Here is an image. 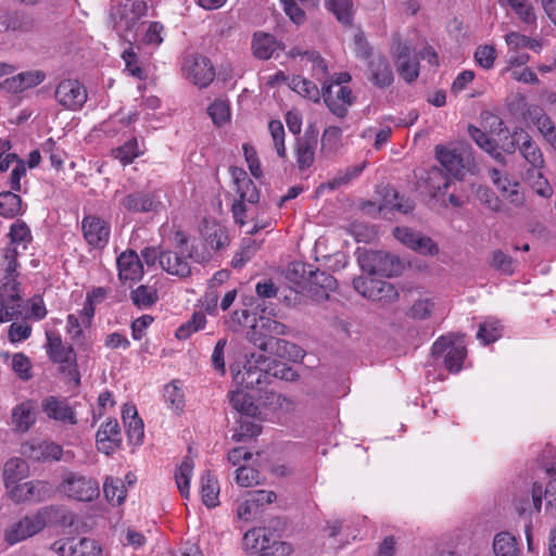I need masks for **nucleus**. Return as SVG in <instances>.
Masks as SVG:
<instances>
[{"mask_svg":"<svg viewBox=\"0 0 556 556\" xmlns=\"http://www.w3.org/2000/svg\"><path fill=\"white\" fill-rule=\"evenodd\" d=\"M477 199L493 212H501L503 203L500 198L488 187L479 186L476 190Z\"/></svg>","mask_w":556,"mask_h":556,"instance_id":"nucleus-63","label":"nucleus"},{"mask_svg":"<svg viewBox=\"0 0 556 556\" xmlns=\"http://www.w3.org/2000/svg\"><path fill=\"white\" fill-rule=\"evenodd\" d=\"M233 181L237 186V192L239 193L241 201L249 203H256L260 199V192L254 182L248 177L247 173L238 167L230 169Z\"/></svg>","mask_w":556,"mask_h":556,"instance_id":"nucleus-30","label":"nucleus"},{"mask_svg":"<svg viewBox=\"0 0 556 556\" xmlns=\"http://www.w3.org/2000/svg\"><path fill=\"white\" fill-rule=\"evenodd\" d=\"M54 97L66 110L78 111L87 101L85 86L76 79H64L55 88Z\"/></svg>","mask_w":556,"mask_h":556,"instance_id":"nucleus-12","label":"nucleus"},{"mask_svg":"<svg viewBox=\"0 0 556 556\" xmlns=\"http://www.w3.org/2000/svg\"><path fill=\"white\" fill-rule=\"evenodd\" d=\"M271 531L268 528H254L245 532L243 547L251 552H266L271 543Z\"/></svg>","mask_w":556,"mask_h":556,"instance_id":"nucleus-32","label":"nucleus"},{"mask_svg":"<svg viewBox=\"0 0 556 556\" xmlns=\"http://www.w3.org/2000/svg\"><path fill=\"white\" fill-rule=\"evenodd\" d=\"M268 130L273 138V142L276 149L277 154L285 159L287 156V149L285 144V128L280 121L273 119L268 123Z\"/></svg>","mask_w":556,"mask_h":556,"instance_id":"nucleus-57","label":"nucleus"},{"mask_svg":"<svg viewBox=\"0 0 556 556\" xmlns=\"http://www.w3.org/2000/svg\"><path fill=\"white\" fill-rule=\"evenodd\" d=\"M417 177L426 184L434 195L445 191L451 185V177L438 166H431L427 170H421Z\"/></svg>","mask_w":556,"mask_h":556,"instance_id":"nucleus-31","label":"nucleus"},{"mask_svg":"<svg viewBox=\"0 0 556 556\" xmlns=\"http://www.w3.org/2000/svg\"><path fill=\"white\" fill-rule=\"evenodd\" d=\"M41 407L51 419L68 425L77 422L75 412L65 400L48 396L42 401Z\"/></svg>","mask_w":556,"mask_h":556,"instance_id":"nucleus-25","label":"nucleus"},{"mask_svg":"<svg viewBox=\"0 0 556 556\" xmlns=\"http://www.w3.org/2000/svg\"><path fill=\"white\" fill-rule=\"evenodd\" d=\"M353 287L362 296L382 305L391 304L399 299L395 287L384 280L356 277L353 279Z\"/></svg>","mask_w":556,"mask_h":556,"instance_id":"nucleus-7","label":"nucleus"},{"mask_svg":"<svg viewBox=\"0 0 556 556\" xmlns=\"http://www.w3.org/2000/svg\"><path fill=\"white\" fill-rule=\"evenodd\" d=\"M46 78V74L42 71H27L17 74L12 77L11 88L15 91H23L41 84Z\"/></svg>","mask_w":556,"mask_h":556,"instance_id":"nucleus-42","label":"nucleus"},{"mask_svg":"<svg viewBox=\"0 0 556 556\" xmlns=\"http://www.w3.org/2000/svg\"><path fill=\"white\" fill-rule=\"evenodd\" d=\"M58 556H101V546L89 538H65L52 543Z\"/></svg>","mask_w":556,"mask_h":556,"instance_id":"nucleus-11","label":"nucleus"},{"mask_svg":"<svg viewBox=\"0 0 556 556\" xmlns=\"http://www.w3.org/2000/svg\"><path fill=\"white\" fill-rule=\"evenodd\" d=\"M490 266L503 275L511 276L515 271L516 261L502 250H494Z\"/></svg>","mask_w":556,"mask_h":556,"instance_id":"nucleus-53","label":"nucleus"},{"mask_svg":"<svg viewBox=\"0 0 556 556\" xmlns=\"http://www.w3.org/2000/svg\"><path fill=\"white\" fill-rule=\"evenodd\" d=\"M520 134H526V130L520 127H516L511 132L506 130L503 136L500 137L497 148L500 147L501 150L507 154H514L520 147L518 139Z\"/></svg>","mask_w":556,"mask_h":556,"instance_id":"nucleus-59","label":"nucleus"},{"mask_svg":"<svg viewBox=\"0 0 556 556\" xmlns=\"http://www.w3.org/2000/svg\"><path fill=\"white\" fill-rule=\"evenodd\" d=\"M190 250L181 249L175 252H162L161 267L170 275L186 278L191 274V266L188 262V253Z\"/></svg>","mask_w":556,"mask_h":556,"instance_id":"nucleus-22","label":"nucleus"},{"mask_svg":"<svg viewBox=\"0 0 556 556\" xmlns=\"http://www.w3.org/2000/svg\"><path fill=\"white\" fill-rule=\"evenodd\" d=\"M18 252L16 247H7L3 249L2 262L0 264L2 277L0 287H20L17 278L20 277V263L17 261Z\"/></svg>","mask_w":556,"mask_h":556,"instance_id":"nucleus-24","label":"nucleus"},{"mask_svg":"<svg viewBox=\"0 0 556 556\" xmlns=\"http://www.w3.org/2000/svg\"><path fill=\"white\" fill-rule=\"evenodd\" d=\"M529 114L540 134L554 149H556V129L551 117L543 113L540 108H534L529 112Z\"/></svg>","mask_w":556,"mask_h":556,"instance_id":"nucleus-35","label":"nucleus"},{"mask_svg":"<svg viewBox=\"0 0 556 556\" xmlns=\"http://www.w3.org/2000/svg\"><path fill=\"white\" fill-rule=\"evenodd\" d=\"M495 556H519L520 548L515 535L508 531H501L493 539Z\"/></svg>","mask_w":556,"mask_h":556,"instance_id":"nucleus-37","label":"nucleus"},{"mask_svg":"<svg viewBox=\"0 0 556 556\" xmlns=\"http://www.w3.org/2000/svg\"><path fill=\"white\" fill-rule=\"evenodd\" d=\"M326 8L344 24L351 25L353 21V1L352 0H327Z\"/></svg>","mask_w":556,"mask_h":556,"instance_id":"nucleus-46","label":"nucleus"},{"mask_svg":"<svg viewBox=\"0 0 556 556\" xmlns=\"http://www.w3.org/2000/svg\"><path fill=\"white\" fill-rule=\"evenodd\" d=\"M130 299L138 308L146 309L155 304L159 296L154 288L141 285L131 291Z\"/></svg>","mask_w":556,"mask_h":556,"instance_id":"nucleus-50","label":"nucleus"},{"mask_svg":"<svg viewBox=\"0 0 556 556\" xmlns=\"http://www.w3.org/2000/svg\"><path fill=\"white\" fill-rule=\"evenodd\" d=\"M103 493L110 504L121 505L126 498L127 490L122 479L106 477L103 483Z\"/></svg>","mask_w":556,"mask_h":556,"instance_id":"nucleus-41","label":"nucleus"},{"mask_svg":"<svg viewBox=\"0 0 556 556\" xmlns=\"http://www.w3.org/2000/svg\"><path fill=\"white\" fill-rule=\"evenodd\" d=\"M323 98L328 109L338 117L343 118L348 114V108L352 105L354 97L351 88L339 87L332 90V83L328 80L323 85Z\"/></svg>","mask_w":556,"mask_h":556,"instance_id":"nucleus-19","label":"nucleus"},{"mask_svg":"<svg viewBox=\"0 0 556 556\" xmlns=\"http://www.w3.org/2000/svg\"><path fill=\"white\" fill-rule=\"evenodd\" d=\"M22 303L20 287H0V324L20 316Z\"/></svg>","mask_w":556,"mask_h":556,"instance_id":"nucleus-21","label":"nucleus"},{"mask_svg":"<svg viewBox=\"0 0 556 556\" xmlns=\"http://www.w3.org/2000/svg\"><path fill=\"white\" fill-rule=\"evenodd\" d=\"M52 486L47 481L35 480L12 485L7 491L14 503L41 502L51 496Z\"/></svg>","mask_w":556,"mask_h":556,"instance_id":"nucleus-14","label":"nucleus"},{"mask_svg":"<svg viewBox=\"0 0 556 556\" xmlns=\"http://www.w3.org/2000/svg\"><path fill=\"white\" fill-rule=\"evenodd\" d=\"M518 139L520 141L518 151L525 161L531 166V168L536 170L542 169L545 165L543 152L538 143L532 139L531 135L526 131V134H520Z\"/></svg>","mask_w":556,"mask_h":556,"instance_id":"nucleus-28","label":"nucleus"},{"mask_svg":"<svg viewBox=\"0 0 556 556\" xmlns=\"http://www.w3.org/2000/svg\"><path fill=\"white\" fill-rule=\"evenodd\" d=\"M278 48L276 38L266 33H256L253 37L252 49L255 58L268 60Z\"/></svg>","mask_w":556,"mask_h":556,"instance_id":"nucleus-38","label":"nucleus"},{"mask_svg":"<svg viewBox=\"0 0 556 556\" xmlns=\"http://www.w3.org/2000/svg\"><path fill=\"white\" fill-rule=\"evenodd\" d=\"M45 349L49 359L58 365L59 372L68 381L78 386L80 383V372L73 345L63 342L59 333L47 331Z\"/></svg>","mask_w":556,"mask_h":556,"instance_id":"nucleus-2","label":"nucleus"},{"mask_svg":"<svg viewBox=\"0 0 556 556\" xmlns=\"http://www.w3.org/2000/svg\"><path fill=\"white\" fill-rule=\"evenodd\" d=\"M317 144L318 131L312 126L307 127L303 136L296 138L294 147L295 161L301 172L313 166Z\"/></svg>","mask_w":556,"mask_h":556,"instance_id":"nucleus-18","label":"nucleus"},{"mask_svg":"<svg viewBox=\"0 0 556 556\" xmlns=\"http://www.w3.org/2000/svg\"><path fill=\"white\" fill-rule=\"evenodd\" d=\"M81 230L85 240L92 248L103 249L109 242L110 226L100 217L85 216L81 220Z\"/></svg>","mask_w":556,"mask_h":556,"instance_id":"nucleus-20","label":"nucleus"},{"mask_svg":"<svg viewBox=\"0 0 556 556\" xmlns=\"http://www.w3.org/2000/svg\"><path fill=\"white\" fill-rule=\"evenodd\" d=\"M392 58L401 78L407 84L414 83L419 76V58L412 48L400 38L392 48Z\"/></svg>","mask_w":556,"mask_h":556,"instance_id":"nucleus-9","label":"nucleus"},{"mask_svg":"<svg viewBox=\"0 0 556 556\" xmlns=\"http://www.w3.org/2000/svg\"><path fill=\"white\" fill-rule=\"evenodd\" d=\"M358 262L362 269L371 275L393 277L403 269L400 258L384 251H367L358 257Z\"/></svg>","mask_w":556,"mask_h":556,"instance_id":"nucleus-6","label":"nucleus"},{"mask_svg":"<svg viewBox=\"0 0 556 556\" xmlns=\"http://www.w3.org/2000/svg\"><path fill=\"white\" fill-rule=\"evenodd\" d=\"M23 212V202L20 195L12 191L0 192V215L2 217L14 218Z\"/></svg>","mask_w":556,"mask_h":556,"instance_id":"nucleus-40","label":"nucleus"},{"mask_svg":"<svg viewBox=\"0 0 556 556\" xmlns=\"http://www.w3.org/2000/svg\"><path fill=\"white\" fill-rule=\"evenodd\" d=\"M45 526L46 520L40 513L33 516H25L5 530V541L10 545L16 544L37 534Z\"/></svg>","mask_w":556,"mask_h":556,"instance_id":"nucleus-17","label":"nucleus"},{"mask_svg":"<svg viewBox=\"0 0 556 556\" xmlns=\"http://www.w3.org/2000/svg\"><path fill=\"white\" fill-rule=\"evenodd\" d=\"M203 250L199 252L191 248L188 256L198 263L206 262L212 256L229 244V237L226 228L215 220H204L199 227Z\"/></svg>","mask_w":556,"mask_h":556,"instance_id":"nucleus-4","label":"nucleus"},{"mask_svg":"<svg viewBox=\"0 0 556 556\" xmlns=\"http://www.w3.org/2000/svg\"><path fill=\"white\" fill-rule=\"evenodd\" d=\"M10 244L8 247L22 245L25 250L27 245L33 241V236L29 227L23 220L17 219L14 222L9 231Z\"/></svg>","mask_w":556,"mask_h":556,"instance_id":"nucleus-45","label":"nucleus"},{"mask_svg":"<svg viewBox=\"0 0 556 556\" xmlns=\"http://www.w3.org/2000/svg\"><path fill=\"white\" fill-rule=\"evenodd\" d=\"M502 337V327L497 320L486 319L479 326L477 338L483 344H490L495 342Z\"/></svg>","mask_w":556,"mask_h":556,"instance_id":"nucleus-52","label":"nucleus"},{"mask_svg":"<svg viewBox=\"0 0 556 556\" xmlns=\"http://www.w3.org/2000/svg\"><path fill=\"white\" fill-rule=\"evenodd\" d=\"M36 421V410L33 402H23L12 412V422L15 430L27 432Z\"/></svg>","mask_w":556,"mask_h":556,"instance_id":"nucleus-34","label":"nucleus"},{"mask_svg":"<svg viewBox=\"0 0 556 556\" xmlns=\"http://www.w3.org/2000/svg\"><path fill=\"white\" fill-rule=\"evenodd\" d=\"M122 418L129 442L135 445L141 444L144 438L143 421L138 416L136 406L132 404H125L122 412Z\"/></svg>","mask_w":556,"mask_h":556,"instance_id":"nucleus-27","label":"nucleus"},{"mask_svg":"<svg viewBox=\"0 0 556 556\" xmlns=\"http://www.w3.org/2000/svg\"><path fill=\"white\" fill-rule=\"evenodd\" d=\"M502 8H510L519 21L528 26H536V13L534 7L528 0H508Z\"/></svg>","mask_w":556,"mask_h":556,"instance_id":"nucleus-39","label":"nucleus"},{"mask_svg":"<svg viewBox=\"0 0 556 556\" xmlns=\"http://www.w3.org/2000/svg\"><path fill=\"white\" fill-rule=\"evenodd\" d=\"M205 324H206L205 315L202 312H194L188 321L181 324L177 328L175 336L179 340H186L193 332H197V331L203 329Z\"/></svg>","mask_w":556,"mask_h":556,"instance_id":"nucleus-51","label":"nucleus"},{"mask_svg":"<svg viewBox=\"0 0 556 556\" xmlns=\"http://www.w3.org/2000/svg\"><path fill=\"white\" fill-rule=\"evenodd\" d=\"M290 87L300 96L314 102H318L320 96H323V91L320 92L319 88L315 83L301 76H294L291 79Z\"/></svg>","mask_w":556,"mask_h":556,"instance_id":"nucleus-44","label":"nucleus"},{"mask_svg":"<svg viewBox=\"0 0 556 556\" xmlns=\"http://www.w3.org/2000/svg\"><path fill=\"white\" fill-rule=\"evenodd\" d=\"M12 369L22 380H29L31 375V362L23 353H16L12 358Z\"/></svg>","mask_w":556,"mask_h":556,"instance_id":"nucleus-64","label":"nucleus"},{"mask_svg":"<svg viewBox=\"0 0 556 556\" xmlns=\"http://www.w3.org/2000/svg\"><path fill=\"white\" fill-rule=\"evenodd\" d=\"M364 169V165H355L346 167L343 170H339L337 175L331 178L330 180L320 184L317 187L316 192L318 194L325 192L326 190H336L339 189L342 186L348 185L350 181H352L354 178H356Z\"/></svg>","mask_w":556,"mask_h":556,"instance_id":"nucleus-36","label":"nucleus"},{"mask_svg":"<svg viewBox=\"0 0 556 556\" xmlns=\"http://www.w3.org/2000/svg\"><path fill=\"white\" fill-rule=\"evenodd\" d=\"M207 113L215 125H223L230 118V108L227 101L216 100L208 108Z\"/></svg>","mask_w":556,"mask_h":556,"instance_id":"nucleus-61","label":"nucleus"},{"mask_svg":"<svg viewBox=\"0 0 556 556\" xmlns=\"http://www.w3.org/2000/svg\"><path fill=\"white\" fill-rule=\"evenodd\" d=\"M60 491L68 497L81 502H90L100 493L99 483L96 480L74 472L64 476Z\"/></svg>","mask_w":556,"mask_h":556,"instance_id":"nucleus-8","label":"nucleus"},{"mask_svg":"<svg viewBox=\"0 0 556 556\" xmlns=\"http://www.w3.org/2000/svg\"><path fill=\"white\" fill-rule=\"evenodd\" d=\"M366 78L379 89L389 88L394 83V73L388 58L378 53L369 59L366 67Z\"/></svg>","mask_w":556,"mask_h":556,"instance_id":"nucleus-16","label":"nucleus"},{"mask_svg":"<svg viewBox=\"0 0 556 556\" xmlns=\"http://www.w3.org/2000/svg\"><path fill=\"white\" fill-rule=\"evenodd\" d=\"M410 250L425 256H434L439 254L440 251L438 244L430 237H427L421 232L417 235Z\"/></svg>","mask_w":556,"mask_h":556,"instance_id":"nucleus-62","label":"nucleus"},{"mask_svg":"<svg viewBox=\"0 0 556 556\" xmlns=\"http://www.w3.org/2000/svg\"><path fill=\"white\" fill-rule=\"evenodd\" d=\"M193 460L191 457H185L175 472V481L182 497L187 498L190 493V479L193 471Z\"/></svg>","mask_w":556,"mask_h":556,"instance_id":"nucleus-43","label":"nucleus"},{"mask_svg":"<svg viewBox=\"0 0 556 556\" xmlns=\"http://www.w3.org/2000/svg\"><path fill=\"white\" fill-rule=\"evenodd\" d=\"M250 417L251 416H245V415L240 417V419L238 421L239 426L235 430V433L232 435L233 440L240 442V441H244L247 439H251L261 433L260 425L250 420Z\"/></svg>","mask_w":556,"mask_h":556,"instance_id":"nucleus-54","label":"nucleus"},{"mask_svg":"<svg viewBox=\"0 0 556 556\" xmlns=\"http://www.w3.org/2000/svg\"><path fill=\"white\" fill-rule=\"evenodd\" d=\"M270 358L265 354H247L245 364L241 369L236 370L233 366L230 367L232 379L235 383L244 390H263L269 383V378L278 377L279 374L282 379L294 380L296 374L291 368L276 369L274 374L269 372Z\"/></svg>","mask_w":556,"mask_h":556,"instance_id":"nucleus-1","label":"nucleus"},{"mask_svg":"<svg viewBox=\"0 0 556 556\" xmlns=\"http://www.w3.org/2000/svg\"><path fill=\"white\" fill-rule=\"evenodd\" d=\"M435 157L450 177L462 180L468 173H473L476 164L469 146L454 149L437 146Z\"/></svg>","mask_w":556,"mask_h":556,"instance_id":"nucleus-3","label":"nucleus"},{"mask_svg":"<svg viewBox=\"0 0 556 556\" xmlns=\"http://www.w3.org/2000/svg\"><path fill=\"white\" fill-rule=\"evenodd\" d=\"M122 59L125 62V68L126 71L134 77L138 79H144L146 74L144 71L141 68L139 64V58L137 52L134 50L132 47H129L128 49L124 50L122 53Z\"/></svg>","mask_w":556,"mask_h":556,"instance_id":"nucleus-60","label":"nucleus"},{"mask_svg":"<svg viewBox=\"0 0 556 556\" xmlns=\"http://www.w3.org/2000/svg\"><path fill=\"white\" fill-rule=\"evenodd\" d=\"M201 493L203 503L207 507H215L218 504L219 486L216 479L208 472L201 478Z\"/></svg>","mask_w":556,"mask_h":556,"instance_id":"nucleus-49","label":"nucleus"},{"mask_svg":"<svg viewBox=\"0 0 556 556\" xmlns=\"http://www.w3.org/2000/svg\"><path fill=\"white\" fill-rule=\"evenodd\" d=\"M312 268L302 262H293L289 264L286 270V279L292 287L303 289L305 283L308 282V270Z\"/></svg>","mask_w":556,"mask_h":556,"instance_id":"nucleus-48","label":"nucleus"},{"mask_svg":"<svg viewBox=\"0 0 556 556\" xmlns=\"http://www.w3.org/2000/svg\"><path fill=\"white\" fill-rule=\"evenodd\" d=\"M125 210L132 213H148L156 208L157 202L151 192L136 191L122 200Z\"/></svg>","mask_w":556,"mask_h":556,"instance_id":"nucleus-29","label":"nucleus"},{"mask_svg":"<svg viewBox=\"0 0 556 556\" xmlns=\"http://www.w3.org/2000/svg\"><path fill=\"white\" fill-rule=\"evenodd\" d=\"M177 380L168 383L164 389V397L169 407L176 412L182 410L185 406V395Z\"/></svg>","mask_w":556,"mask_h":556,"instance_id":"nucleus-55","label":"nucleus"},{"mask_svg":"<svg viewBox=\"0 0 556 556\" xmlns=\"http://www.w3.org/2000/svg\"><path fill=\"white\" fill-rule=\"evenodd\" d=\"M466 354L462 336H442L432 345L433 357L437 362H442L450 372H458L462 369Z\"/></svg>","mask_w":556,"mask_h":556,"instance_id":"nucleus-5","label":"nucleus"},{"mask_svg":"<svg viewBox=\"0 0 556 556\" xmlns=\"http://www.w3.org/2000/svg\"><path fill=\"white\" fill-rule=\"evenodd\" d=\"M247 339L256 349L263 353L285 357L289 349H294L295 345L283 339H268L264 329H261V320H256L251 325L250 330L247 332Z\"/></svg>","mask_w":556,"mask_h":556,"instance_id":"nucleus-10","label":"nucleus"},{"mask_svg":"<svg viewBox=\"0 0 556 556\" xmlns=\"http://www.w3.org/2000/svg\"><path fill=\"white\" fill-rule=\"evenodd\" d=\"M122 443V433L116 419L103 424L97 432V446L106 455L114 453Z\"/></svg>","mask_w":556,"mask_h":556,"instance_id":"nucleus-23","label":"nucleus"},{"mask_svg":"<svg viewBox=\"0 0 556 556\" xmlns=\"http://www.w3.org/2000/svg\"><path fill=\"white\" fill-rule=\"evenodd\" d=\"M264 405L268 406L275 412L282 413H289L294 408V403L292 400L274 391L266 393Z\"/></svg>","mask_w":556,"mask_h":556,"instance_id":"nucleus-58","label":"nucleus"},{"mask_svg":"<svg viewBox=\"0 0 556 556\" xmlns=\"http://www.w3.org/2000/svg\"><path fill=\"white\" fill-rule=\"evenodd\" d=\"M117 268L118 277L124 281H136L143 276L142 263L132 250H127L117 257Z\"/></svg>","mask_w":556,"mask_h":556,"instance_id":"nucleus-26","label":"nucleus"},{"mask_svg":"<svg viewBox=\"0 0 556 556\" xmlns=\"http://www.w3.org/2000/svg\"><path fill=\"white\" fill-rule=\"evenodd\" d=\"M21 454L34 462H58L63 455V448L54 442L34 439L21 445Z\"/></svg>","mask_w":556,"mask_h":556,"instance_id":"nucleus-15","label":"nucleus"},{"mask_svg":"<svg viewBox=\"0 0 556 556\" xmlns=\"http://www.w3.org/2000/svg\"><path fill=\"white\" fill-rule=\"evenodd\" d=\"M240 389L231 392L230 404L242 416H254L257 412V406L253 402V397Z\"/></svg>","mask_w":556,"mask_h":556,"instance_id":"nucleus-47","label":"nucleus"},{"mask_svg":"<svg viewBox=\"0 0 556 556\" xmlns=\"http://www.w3.org/2000/svg\"><path fill=\"white\" fill-rule=\"evenodd\" d=\"M29 467L26 460L14 457L9 459L3 467V482L5 490L9 491L12 485L18 484L17 482L28 476Z\"/></svg>","mask_w":556,"mask_h":556,"instance_id":"nucleus-33","label":"nucleus"},{"mask_svg":"<svg viewBox=\"0 0 556 556\" xmlns=\"http://www.w3.org/2000/svg\"><path fill=\"white\" fill-rule=\"evenodd\" d=\"M182 71L187 78L200 88L207 87L215 77L214 67L206 56L190 54L185 59Z\"/></svg>","mask_w":556,"mask_h":556,"instance_id":"nucleus-13","label":"nucleus"},{"mask_svg":"<svg viewBox=\"0 0 556 556\" xmlns=\"http://www.w3.org/2000/svg\"><path fill=\"white\" fill-rule=\"evenodd\" d=\"M305 58L307 61L312 62V75L313 77L324 85L325 80H328L329 68L327 62L324 58L317 52H305Z\"/></svg>","mask_w":556,"mask_h":556,"instance_id":"nucleus-56","label":"nucleus"}]
</instances>
